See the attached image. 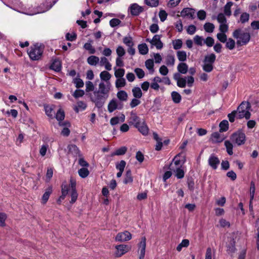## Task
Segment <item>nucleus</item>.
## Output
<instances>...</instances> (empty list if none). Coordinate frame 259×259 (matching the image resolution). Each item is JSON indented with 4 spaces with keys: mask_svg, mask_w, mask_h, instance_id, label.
Instances as JSON below:
<instances>
[{
    "mask_svg": "<svg viewBox=\"0 0 259 259\" xmlns=\"http://www.w3.org/2000/svg\"><path fill=\"white\" fill-rule=\"evenodd\" d=\"M101 80L98 85V90H95L93 93H90L89 97L91 100L95 103L96 107H102L108 98L111 90V84L109 81L111 75L107 71H103L100 74Z\"/></svg>",
    "mask_w": 259,
    "mask_h": 259,
    "instance_id": "nucleus-1",
    "label": "nucleus"
},
{
    "mask_svg": "<svg viewBox=\"0 0 259 259\" xmlns=\"http://www.w3.org/2000/svg\"><path fill=\"white\" fill-rule=\"evenodd\" d=\"M232 36L236 39V44L238 46L246 45L249 42L251 38V36L249 32L245 31L240 28L235 29L233 32Z\"/></svg>",
    "mask_w": 259,
    "mask_h": 259,
    "instance_id": "nucleus-2",
    "label": "nucleus"
},
{
    "mask_svg": "<svg viewBox=\"0 0 259 259\" xmlns=\"http://www.w3.org/2000/svg\"><path fill=\"white\" fill-rule=\"evenodd\" d=\"M48 1L49 2H47V4L45 7H44V8H42V6L36 7V5H31V6L27 5L24 8V11L22 13L28 15H33L45 12L52 7L51 1Z\"/></svg>",
    "mask_w": 259,
    "mask_h": 259,
    "instance_id": "nucleus-3",
    "label": "nucleus"
},
{
    "mask_svg": "<svg viewBox=\"0 0 259 259\" xmlns=\"http://www.w3.org/2000/svg\"><path fill=\"white\" fill-rule=\"evenodd\" d=\"M250 108V105L249 102H242L235 110L237 113V118L241 119L244 117L248 119L251 115L249 112Z\"/></svg>",
    "mask_w": 259,
    "mask_h": 259,
    "instance_id": "nucleus-4",
    "label": "nucleus"
},
{
    "mask_svg": "<svg viewBox=\"0 0 259 259\" xmlns=\"http://www.w3.org/2000/svg\"><path fill=\"white\" fill-rule=\"evenodd\" d=\"M44 52V47L38 44L32 46L29 51L28 54L31 60L36 61L39 60Z\"/></svg>",
    "mask_w": 259,
    "mask_h": 259,
    "instance_id": "nucleus-5",
    "label": "nucleus"
},
{
    "mask_svg": "<svg viewBox=\"0 0 259 259\" xmlns=\"http://www.w3.org/2000/svg\"><path fill=\"white\" fill-rule=\"evenodd\" d=\"M216 56L214 54H210L205 56L202 66L203 70L206 72H211L213 69V64Z\"/></svg>",
    "mask_w": 259,
    "mask_h": 259,
    "instance_id": "nucleus-6",
    "label": "nucleus"
},
{
    "mask_svg": "<svg viewBox=\"0 0 259 259\" xmlns=\"http://www.w3.org/2000/svg\"><path fill=\"white\" fill-rule=\"evenodd\" d=\"M231 139L233 142L240 146L245 143L246 136L243 132L241 131H238L231 136Z\"/></svg>",
    "mask_w": 259,
    "mask_h": 259,
    "instance_id": "nucleus-7",
    "label": "nucleus"
},
{
    "mask_svg": "<svg viewBox=\"0 0 259 259\" xmlns=\"http://www.w3.org/2000/svg\"><path fill=\"white\" fill-rule=\"evenodd\" d=\"M130 246L125 244H120L115 246L114 255L115 257H119L127 252L131 250Z\"/></svg>",
    "mask_w": 259,
    "mask_h": 259,
    "instance_id": "nucleus-8",
    "label": "nucleus"
},
{
    "mask_svg": "<svg viewBox=\"0 0 259 259\" xmlns=\"http://www.w3.org/2000/svg\"><path fill=\"white\" fill-rule=\"evenodd\" d=\"M146 245V239L145 237L141 238L140 242L138 245V253L139 259H144L145 249Z\"/></svg>",
    "mask_w": 259,
    "mask_h": 259,
    "instance_id": "nucleus-9",
    "label": "nucleus"
},
{
    "mask_svg": "<svg viewBox=\"0 0 259 259\" xmlns=\"http://www.w3.org/2000/svg\"><path fill=\"white\" fill-rule=\"evenodd\" d=\"M146 41L149 42L152 46L160 50L163 47V44L160 40V36L159 35H155L152 39L147 38Z\"/></svg>",
    "mask_w": 259,
    "mask_h": 259,
    "instance_id": "nucleus-10",
    "label": "nucleus"
},
{
    "mask_svg": "<svg viewBox=\"0 0 259 259\" xmlns=\"http://www.w3.org/2000/svg\"><path fill=\"white\" fill-rule=\"evenodd\" d=\"M131 238V234L128 231H124L118 233L115 238V240L116 241L124 242L128 241Z\"/></svg>",
    "mask_w": 259,
    "mask_h": 259,
    "instance_id": "nucleus-11",
    "label": "nucleus"
},
{
    "mask_svg": "<svg viewBox=\"0 0 259 259\" xmlns=\"http://www.w3.org/2000/svg\"><path fill=\"white\" fill-rule=\"evenodd\" d=\"M142 121V120H141L140 118L137 116L136 113L133 112L131 113V116L128 121L130 124L133 125L135 127H136Z\"/></svg>",
    "mask_w": 259,
    "mask_h": 259,
    "instance_id": "nucleus-12",
    "label": "nucleus"
},
{
    "mask_svg": "<svg viewBox=\"0 0 259 259\" xmlns=\"http://www.w3.org/2000/svg\"><path fill=\"white\" fill-rule=\"evenodd\" d=\"M135 127L137 128L138 131L143 135H148L149 132V128L144 120H142V121Z\"/></svg>",
    "mask_w": 259,
    "mask_h": 259,
    "instance_id": "nucleus-13",
    "label": "nucleus"
},
{
    "mask_svg": "<svg viewBox=\"0 0 259 259\" xmlns=\"http://www.w3.org/2000/svg\"><path fill=\"white\" fill-rule=\"evenodd\" d=\"M99 63L100 66H104L105 68L108 71L112 69V65L106 57H101L100 58Z\"/></svg>",
    "mask_w": 259,
    "mask_h": 259,
    "instance_id": "nucleus-14",
    "label": "nucleus"
},
{
    "mask_svg": "<svg viewBox=\"0 0 259 259\" xmlns=\"http://www.w3.org/2000/svg\"><path fill=\"white\" fill-rule=\"evenodd\" d=\"M195 14V10L192 8H185L181 13V15L182 17H187L190 18H193Z\"/></svg>",
    "mask_w": 259,
    "mask_h": 259,
    "instance_id": "nucleus-15",
    "label": "nucleus"
},
{
    "mask_svg": "<svg viewBox=\"0 0 259 259\" xmlns=\"http://www.w3.org/2000/svg\"><path fill=\"white\" fill-rule=\"evenodd\" d=\"M130 9L131 14L135 16L138 15L143 11V8L137 4L132 5Z\"/></svg>",
    "mask_w": 259,
    "mask_h": 259,
    "instance_id": "nucleus-16",
    "label": "nucleus"
},
{
    "mask_svg": "<svg viewBox=\"0 0 259 259\" xmlns=\"http://www.w3.org/2000/svg\"><path fill=\"white\" fill-rule=\"evenodd\" d=\"M208 163L212 168L215 169L220 163V160L217 157L213 155H211L208 159Z\"/></svg>",
    "mask_w": 259,
    "mask_h": 259,
    "instance_id": "nucleus-17",
    "label": "nucleus"
},
{
    "mask_svg": "<svg viewBox=\"0 0 259 259\" xmlns=\"http://www.w3.org/2000/svg\"><path fill=\"white\" fill-rule=\"evenodd\" d=\"M68 193V187L66 182H64L62 185V195L60 196L58 200L59 203H61V201L65 198Z\"/></svg>",
    "mask_w": 259,
    "mask_h": 259,
    "instance_id": "nucleus-18",
    "label": "nucleus"
},
{
    "mask_svg": "<svg viewBox=\"0 0 259 259\" xmlns=\"http://www.w3.org/2000/svg\"><path fill=\"white\" fill-rule=\"evenodd\" d=\"M153 138L156 142V144L155 145V150L157 151L160 150L163 146L162 139L160 138L158 134H156V133H153Z\"/></svg>",
    "mask_w": 259,
    "mask_h": 259,
    "instance_id": "nucleus-19",
    "label": "nucleus"
},
{
    "mask_svg": "<svg viewBox=\"0 0 259 259\" xmlns=\"http://www.w3.org/2000/svg\"><path fill=\"white\" fill-rule=\"evenodd\" d=\"M118 101L116 99H112L108 105V111L110 113H112L118 108Z\"/></svg>",
    "mask_w": 259,
    "mask_h": 259,
    "instance_id": "nucleus-20",
    "label": "nucleus"
},
{
    "mask_svg": "<svg viewBox=\"0 0 259 259\" xmlns=\"http://www.w3.org/2000/svg\"><path fill=\"white\" fill-rule=\"evenodd\" d=\"M52 192V188L51 187H49L46 189L45 192L43 194L41 198V203L45 204L47 203Z\"/></svg>",
    "mask_w": 259,
    "mask_h": 259,
    "instance_id": "nucleus-21",
    "label": "nucleus"
},
{
    "mask_svg": "<svg viewBox=\"0 0 259 259\" xmlns=\"http://www.w3.org/2000/svg\"><path fill=\"white\" fill-rule=\"evenodd\" d=\"M68 153L73 156H77L79 154V150L77 146L73 144L69 145L67 147Z\"/></svg>",
    "mask_w": 259,
    "mask_h": 259,
    "instance_id": "nucleus-22",
    "label": "nucleus"
},
{
    "mask_svg": "<svg viewBox=\"0 0 259 259\" xmlns=\"http://www.w3.org/2000/svg\"><path fill=\"white\" fill-rule=\"evenodd\" d=\"M174 79L177 81V85L180 88H185L186 85V79L185 78H180L178 75H174Z\"/></svg>",
    "mask_w": 259,
    "mask_h": 259,
    "instance_id": "nucleus-23",
    "label": "nucleus"
},
{
    "mask_svg": "<svg viewBox=\"0 0 259 259\" xmlns=\"http://www.w3.org/2000/svg\"><path fill=\"white\" fill-rule=\"evenodd\" d=\"M100 58L96 56H91L87 59V62L92 66H96L99 63Z\"/></svg>",
    "mask_w": 259,
    "mask_h": 259,
    "instance_id": "nucleus-24",
    "label": "nucleus"
},
{
    "mask_svg": "<svg viewBox=\"0 0 259 259\" xmlns=\"http://www.w3.org/2000/svg\"><path fill=\"white\" fill-rule=\"evenodd\" d=\"M50 68L51 69L54 70L55 71H59L61 68V62L57 59L53 60Z\"/></svg>",
    "mask_w": 259,
    "mask_h": 259,
    "instance_id": "nucleus-25",
    "label": "nucleus"
},
{
    "mask_svg": "<svg viewBox=\"0 0 259 259\" xmlns=\"http://www.w3.org/2000/svg\"><path fill=\"white\" fill-rule=\"evenodd\" d=\"M45 111L46 115L50 117H52L54 114V106L53 105H45Z\"/></svg>",
    "mask_w": 259,
    "mask_h": 259,
    "instance_id": "nucleus-26",
    "label": "nucleus"
},
{
    "mask_svg": "<svg viewBox=\"0 0 259 259\" xmlns=\"http://www.w3.org/2000/svg\"><path fill=\"white\" fill-rule=\"evenodd\" d=\"M174 171L176 173L175 176L178 179H182L184 177V170L182 166L176 167L174 169Z\"/></svg>",
    "mask_w": 259,
    "mask_h": 259,
    "instance_id": "nucleus-27",
    "label": "nucleus"
},
{
    "mask_svg": "<svg viewBox=\"0 0 259 259\" xmlns=\"http://www.w3.org/2000/svg\"><path fill=\"white\" fill-rule=\"evenodd\" d=\"M171 96L172 100L175 103H179L182 100L181 96L177 92H172L171 93Z\"/></svg>",
    "mask_w": 259,
    "mask_h": 259,
    "instance_id": "nucleus-28",
    "label": "nucleus"
},
{
    "mask_svg": "<svg viewBox=\"0 0 259 259\" xmlns=\"http://www.w3.org/2000/svg\"><path fill=\"white\" fill-rule=\"evenodd\" d=\"M133 182V178L130 170H128L126 172L125 176L123 180L125 184H131Z\"/></svg>",
    "mask_w": 259,
    "mask_h": 259,
    "instance_id": "nucleus-29",
    "label": "nucleus"
},
{
    "mask_svg": "<svg viewBox=\"0 0 259 259\" xmlns=\"http://www.w3.org/2000/svg\"><path fill=\"white\" fill-rule=\"evenodd\" d=\"M114 75L116 78H123L124 73L125 70L123 68H117V67H114Z\"/></svg>",
    "mask_w": 259,
    "mask_h": 259,
    "instance_id": "nucleus-30",
    "label": "nucleus"
},
{
    "mask_svg": "<svg viewBox=\"0 0 259 259\" xmlns=\"http://www.w3.org/2000/svg\"><path fill=\"white\" fill-rule=\"evenodd\" d=\"M226 42V48L232 50L235 47V45L236 42L232 38H229L227 39Z\"/></svg>",
    "mask_w": 259,
    "mask_h": 259,
    "instance_id": "nucleus-31",
    "label": "nucleus"
},
{
    "mask_svg": "<svg viewBox=\"0 0 259 259\" xmlns=\"http://www.w3.org/2000/svg\"><path fill=\"white\" fill-rule=\"evenodd\" d=\"M177 56L181 62H184L187 60V53L184 51H178L177 52Z\"/></svg>",
    "mask_w": 259,
    "mask_h": 259,
    "instance_id": "nucleus-32",
    "label": "nucleus"
},
{
    "mask_svg": "<svg viewBox=\"0 0 259 259\" xmlns=\"http://www.w3.org/2000/svg\"><path fill=\"white\" fill-rule=\"evenodd\" d=\"M126 84L125 79L123 77L117 78L115 81V87L117 89L124 87Z\"/></svg>",
    "mask_w": 259,
    "mask_h": 259,
    "instance_id": "nucleus-33",
    "label": "nucleus"
},
{
    "mask_svg": "<svg viewBox=\"0 0 259 259\" xmlns=\"http://www.w3.org/2000/svg\"><path fill=\"white\" fill-rule=\"evenodd\" d=\"M233 5V3L230 2H228L224 7V13L227 16H230L231 15V8Z\"/></svg>",
    "mask_w": 259,
    "mask_h": 259,
    "instance_id": "nucleus-34",
    "label": "nucleus"
},
{
    "mask_svg": "<svg viewBox=\"0 0 259 259\" xmlns=\"http://www.w3.org/2000/svg\"><path fill=\"white\" fill-rule=\"evenodd\" d=\"M145 66L147 69L150 71V73H153L154 71V61L152 59H148L145 62Z\"/></svg>",
    "mask_w": 259,
    "mask_h": 259,
    "instance_id": "nucleus-35",
    "label": "nucleus"
},
{
    "mask_svg": "<svg viewBox=\"0 0 259 259\" xmlns=\"http://www.w3.org/2000/svg\"><path fill=\"white\" fill-rule=\"evenodd\" d=\"M188 66L185 63H181L178 66V71L182 74L186 73L188 71Z\"/></svg>",
    "mask_w": 259,
    "mask_h": 259,
    "instance_id": "nucleus-36",
    "label": "nucleus"
},
{
    "mask_svg": "<svg viewBox=\"0 0 259 259\" xmlns=\"http://www.w3.org/2000/svg\"><path fill=\"white\" fill-rule=\"evenodd\" d=\"M139 53L142 55H146L148 53V48L146 44H142L138 46Z\"/></svg>",
    "mask_w": 259,
    "mask_h": 259,
    "instance_id": "nucleus-37",
    "label": "nucleus"
},
{
    "mask_svg": "<svg viewBox=\"0 0 259 259\" xmlns=\"http://www.w3.org/2000/svg\"><path fill=\"white\" fill-rule=\"evenodd\" d=\"M132 93L135 98L139 99L142 96V92L139 87H134L132 89Z\"/></svg>",
    "mask_w": 259,
    "mask_h": 259,
    "instance_id": "nucleus-38",
    "label": "nucleus"
},
{
    "mask_svg": "<svg viewBox=\"0 0 259 259\" xmlns=\"http://www.w3.org/2000/svg\"><path fill=\"white\" fill-rule=\"evenodd\" d=\"M117 97L121 101H125L127 99V94L124 91H120L117 93Z\"/></svg>",
    "mask_w": 259,
    "mask_h": 259,
    "instance_id": "nucleus-39",
    "label": "nucleus"
},
{
    "mask_svg": "<svg viewBox=\"0 0 259 259\" xmlns=\"http://www.w3.org/2000/svg\"><path fill=\"white\" fill-rule=\"evenodd\" d=\"M214 25L213 24L207 22L204 25V29L205 31L208 33H212L214 29Z\"/></svg>",
    "mask_w": 259,
    "mask_h": 259,
    "instance_id": "nucleus-40",
    "label": "nucleus"
},
{
    "mask_svg": "<svg viewBox=\"0 0 259 259\" xmlns=\"http://www.w3.org/2000/svg\"><path fill=\"white\" fill-rule=\"evenodd\" d=\"M87 107L85 103L82 101H79L77 103V105L74 108L76 112H78L80 110H83Z\"/></svg>",
    "mask_w": 259,
    "mask_h": 259,
    "instance_id": "nucleus-41",
    "label": "nucleus"
},
{
    "mask_svg": "<svg viewBox=\"0 0 259 259\" xmlns=\"http://www.w3.org/2000/svg\"><path fill=\"white\" fill-rule=\"evenodd\" d=\"M220 131L221 132H226L228 130L229 128V123L228 121L226 120H224L221 122L220 123Z\"/></svg>",
    "mask_w": 259,
    "mask_h": 259,
    "instance_id": "nucleus-42",
    "label": "nucleus"
},
{
    "mask_svg": "<svg viewBox=\"0 0 259 259\" xmlns=\"http://www.w3.org/2000/svg\"><path fill=\"white\" fill-rule=\"evenodd\" d=\"M225 146L227 149V152L229 155H232L233 153V144L229 141H226L225 142Z\"/></svg>",
    "mask_w": 259,
    "mask_h": 259,
    "instance_id": "nucleus-43",
    "label": "nucleus"
},
{
    "mask_svg": "<svg viewBox=\"0 0 259 259\" xmlns=\"http://www.w3.org/2000/svg\"><path fill=\"white\" fill-rule=\"evenodd\" d=\"M173 48L175 50H179L182 47L183 42L181 39L174 40L172 42Z\"/></svg>",
    "mask_w": 259,
    "mask_h": 259,
    "instance_id": "nucleus-44",
    "label": "nucleus"
},
{
    "mask_svg": "<svg viewBox=\"0 0 259 259\" xmlns=\"http://www.w3.org/2000/svg\"><path fill=\"white\" fill-rule=\"evenodd\" d=\"M249 18V14L246 12L242 13L240 17L239 22L245 23L248 21Z\"/></svg>",
    "mask_w": 259,
    "mask_h": 259,
    "instance_id": "nucleus-45",
    "label": "nucleus"
},
{
    "mask_svg": "<svg viewBox=\"0 0 259 259\" xmlns=\"http://www.w3.org/2000/svg\"><path fill=\"white\" fill-rule=\"evenodd\" d=\"M64 117L65 114L64 111L61 109H59L56 115L57 120L60 122L64 119ZM59 124L60 125H62L60 122Z\"/></svg>",
    "mask_w": 259,
    "mask_h": 259,
    "instance_id": "nucleus-46",
    "label": "nucleus"
},
{
    "mask_svg": "<svg viewBox=\"0 0 259 259\" xmlns=\"http://www.w3.org/2000/svg\"><path fill=\"white\" fill-rule=\"evenodd\" d=\"M95 85L91 81H87L85 82V91L87 93L93 91V93L95 90Z\"/></svg>",
    "mask_w": 259,
    "mask_h": 259,
    "instance_id": "nucleus-47",
    "label": "nucleus"
},
{
    "mask_svg": "<svg viewBox=\"0 0 259 259\" xmlns=\"http://www.w3.org/2000/svg\"><path fill=\"white\" fill-rule=\"evenodd\" d=\"M83 48L88 51L89 53L94 54L96 52L95 49L93 47L91 42H87L83 46Z\"/></svg>",
    "mask_w": 259,
    "mask_h": 259,
    "instance_id": "nucleus-48",
    "label": "nucleus"
},
{
    "mask_svg": "<svg viewBox=\"0 0 259 259\" xmlns=\"http://www.w3.org/2000/svg\"><path fill=\"white\" fill-rule=\"evenodd\" d=\"M189 245V241L188 239H183L181 243L177 247L178 251H181L183 247H187Z\"/></svg>",
    "mask_w": 259,
    "mask_h": 259,
    "instance_id": "nucleus-49",
    "label": "nucleus"
},
{
    "mask_svg": "<svg viewBox=\"0 0 259 259\" xmlns=\"http://www.w3.org/2000/svg\"><path fill=\"white\" fill-rule=\"evenodd\" d=\"M204 39L202 36L196 35L194 37V41L195 44L198 46H202L204 43Z\"/></svg>",
    "mask_w": 259,
    "mask_h": 259,
    "instance_id": "nucleus-50",
    "label": "nucleus"
},
{
    "mask_svg": "<svg viewBox=\"0 0 259 259\" xmlns=\"http://www.w3.org/2000/svg\"><path fill=\"white\" fill-rule=\"evenodd\" d=\"M255 190V184L253 182H251L250 183V187L249 190L250 199H251V200H253L254 199Z\"/></svg>",
    "mask_w": 259,
    "mask_h": 259,
    "instance_id": "nucleus-51",
    "label": "nucleus"
},
{
    "mask_svg": "<svg viewBox=\"0 0 259 259\" xmlns=\"http://www.w3.org/2000/svg\"><path fill=\"white\" fill-rule=\"evenodd\" d=\"M175 62V59L174 55H168L166 58V64L167 65L174 66Z\"/></svg>",
    "mask_w": 259,
    "mask_h": 259,
    "instance_id": "nucleus-52",
    "label": "nucleus"
},
{
    "mask_svg": "<svg viewBox=\"0 0 259 259\" xmlns=\"http://www.w3.org/2000/svg\"><path fill=\"white\" fill-rule=\"evenodd\" d=\"M117 57H123L125 54V50L123 47L118 46L116 49Z\"/></svg>",
    "mask_w": 259,
    "mask_h": 259,
    "instance_id": "nucleus-53",
    "label": "nucleus"
},
{
    "mask_svg": "<svg viewBox=\"0 0 259 259\" xmlns=\"http://www.w3.org/2000/svg\"><path fill=\"white\" fill-rule=\"evenodd\" d=\"M227 248V251L229 253H234L235 251V241L233 239L228 244Z\"/></svg>",
    "mask_w": 259,
    "mask_h": 259,
    "instance_id": "nucleus-54",
    "label": "nucleus"
},
{
    "mask_svg": "<svg viewBox=\"0 0 259 259\" xmlns=\"http://www.w3.org/2000/svg\"><path fill=\"white\" fill-rule=\"evenodd\" d=\"M145 4L151 7H156L159 5L158 0H145Z\"/></svg>",
    "mask_w": 259,
    "mask_h": 259,
    "instance_id": "nucleus-55",
    "label": "nucleus"
},
{
    "mask_svg": "<svg viewBox=\"0 0 259 259\" xmlns=\"http://www.w3.org/2000/svg\"><path fill=\"white\" fill-rule=\"evenodd\" d=\"M73 82L75 84V87L77 88H82L84 85V82L83 80L80 78H74Z\"/></svg>",
    "mask_w": 259,
    "mask_h": 259,
    "instance_id": "nucleus-56",
    "label": "nucleus"
},
{
    "mask_svg": "<svg viewBox=\"0 0 259 259\" xmlns=\"http://www.w3.org/2000/svg\"><path fill=\"white\" fill-rule=\"evenodd\" d=\"M123 42L128 47H133L134 46V42L133 41L132 38L130 36H126L124 37Z\"/></svg>",
    "mask_w": 259,
    "mask_h": 259,
    "instance_id": "nucleus-57",
    "label": "nucleus"
},
{
    "mask_svg": "<svg viewBox=\"0 0 259 259\" xmlns=\"http://www.w3.org/2000/svg\"><path fill=\"white\" fill-rule=\"evenodd\" d=\"M78 174L82 178L87 177L89 174V171L86 168H82L78 170Z\"/></svg>",
    "mask_w": 259,
    "mask_h": 259,
    "instance_id": "nucleus-58",
    "label": "nucleus"
},
{
    "mask_svg": "<svg viewBox=\"0 0 259 259\" xmlns=\"http://www.w3.org/2000/svg\"><path fill=\"white\" fill-rule=\"evenodd\" d=\"M70 195L71 199L70 202L71 203H73L76 201L78 197V194L76 189H74L73 190H71Z\"/></svg>",
    "mask_w": 259,
    "mask_h": 259,
    "instance_id": "nucleus-59",
    "label": "nucleus"
},
{
    "mask_svg": "<svg viewBox=\"0 0 259 259\" xmlns=\"http://www.w3.org/2000/svg\"><path fill=\"white\" fill-rule=\"evenodd\" d=\"M125 165V161L124 160H121L119 163H116V168L119 171H123Z\"/></svg>",
    "mask_w": 259,
    "mask_h": 259,
    "instance_id": "nucleus-60",
    "label": "nucleus"
},
{
    "mask_svg": "<svg viewBox=\"0 0 259 259\" xmlns=\"http://www.w3.org/2000/svg\"><path fill=\"white\" fill-rule=\"evenodd\" d=\"M217 38L223 43H225L227 39V37L225 33H218L217 35Z\"/></svg>",
    "mask_w": 259,
    "mask_h": 259,
    "instance_id": "nucleus-61",
    "label": "nucleus"
},
{
    "mask_svg": "<svg viewBox=\"0 0 259 259\" xmlns=\"http://www.w3.org/2000/svg\"><path fill=\"white\" fill-rule=\"evenodd\" d=\"M211 139L213 142H221L222 139L220 137V135L218 133H214L211 135Z\"/></svg>",
    "mask_w": 259,
    "mask_h": 259,
    "instance_id": "nucleus-62",
    "label": "nucleus"
},
{
    "mask_svg": "<svg viewBox=\"0 0 259 259\" xmlns=\"http://www.w3.org/2000/svg\"><path fill=\"white\" fill-rule=\"evenodd\" d=\"M127 151V148L126 147H122L117 149L113 155H121L125 153Z\"/></svg>",
    "mask_w": 259,
    "mask_h": 259,
    "instance_id": "nucleus-63",
    "label": "nucleus"
},
{
    "mask_svg": "<svg viewBox=\"0 0 259 259\" xmlns=\"http://www.w3.org/2000/svg\"><path fill=\"white\" fill-rule=\"evenodd\" d=\"M135 72L139 78H143L145 76L144 71L141 68H136L135 69Z\"/></svg>",
    "mask_w": 259,
    "mask_h": 259,
    "instance_id": "nucleus-64",
    "label": "nucleus"
}]
</instances>
